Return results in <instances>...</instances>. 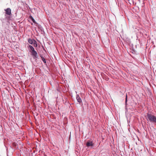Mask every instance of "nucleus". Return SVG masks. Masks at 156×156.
Returning a JSON list of instances; mask_svg holds the SVG:
<instances>
[{"mask_svg": "<svg viewBox=\"0 0 156 156\" xmlns=\"http://www.w3.org/2000/svg\"><path fill=\"white\" fill-rule=\"evenodd\" d=\"M147 120L151 123L155 124L156 123V116L151 113H147L146 117Z\"/></svg>", "mask_w": 156, "mask_h": 156, "instance_id": "obj_1", "label": "nucleus"}, {"mask_svg": "<svg viewBox=\"0 0 156 156\" xmlns=\"http://www.w3.org/2000/svg\"><path fill=\"white\" fill-rule=\"evenodd\" d=\"M29 47L31 50L30 51L31 53V55L32 56L33 58L34 59H36L37 58V52L34 50V48L32 46L29 45Z\"/></svg>", "mask_w": 156, "mask_h": 156, "instance_id": "obj_2", "label": "nucleus"}, {"mask_svg": "<svg viewBox=\"0 0 156 156\" xmlns=\"http://www.w3.org/2000/svg\"><path fill=\"white\" fill-rule=\"evenodd\" d=\"M2 24L6 22L9 23V21L11 20V18L9 16H7V15H5V17H2L0 19Z\"/></svg>", "mask_w": 156, "mask_h": 156, "instance_id": "obj_3", "label": "nucleus"}, {"mask_svg": "<svg viewBox=\"0 0 156 156\" xmlns=\"http://www.w3.org/2000/svg\"><path fill=\"white\" fill-rule=\"evenodd\" d=\"M4 11L5 12V15H7V16H9L11 18L12 14L11 13V10L10 8H7L6 9H4Z\"/></svg>", "mask_w": 156, "mask_h": 156, "instance_id": "obj_4", "label": "nucleus"}, {"mask_svg": "<svg viewBox=\"0 0 156 156\" xmlns=\"http://www.w3.org/2000/svg\"><path fill=\"white\" fill-rule=\"evenodd\" d=\"M86 145L87 147H92L93 146V142L92 141L88 140L86 143Z\"/></svg>", "mask_w": 156, "mask_h": 156, "instance_id": "obj_5", "label": "nucleus"}, {"mask_svg": "<svg viewBox=\"0 0 156 156\" xmlns=\"http://www.w3.org/2000/svg\"><path fill=\"white\" fill-rule=\"evenodd\" d=\"M76 98L78 102L80 103L82 102V100L78 94L76 95Z\"/></svg>", "mask_w": 156, "mask_h": 156, "instance_id": "obj_6", "label": "nucleus"}, {"mask_svg": "<svg viewBox=\"0 0 156 156\" xmlns=\"http://www.w3.org/2000/svg\"><path fill=\"white\" fill-rule=\"evenodd\" d=\"M34 39H32L30 38H29L28 40V42L30 44H33L34 41Z\"/></svg>", "mask_w": 156, "mask_h": 156, "instance_id": "obj_7", "label": "nucleus"}, {"mask_svg": "<svg viewBox=\"0 0 156 156\" xmlns=\"http://www.w3.org/2000/svg\"><path fill=\"white\" fill-rule=\"evenodd\" d=\"M34 41L33 44L34 46V47H37V44L36 41L35 40H34Z\"/></svg>", "mask_w": 156, "mask_h": 156, "instance_id": "obj_8", "label": "nucleus"}, {"mask_svg": "<svg viewBox=\"0 0 156 156\" xmlns=\"http://www.w3.org/2000/svg\"><path fill=\"white\" fill-rule=\"evenodd\" d=\"M40 57H41L42 60L45 63H46V62L45 59L44 58V57L42 56V55H40Z\"/></svg>", "mask_w": 156, "mask_h": 156, "instance_id": "obj_9", "label": "nucleus"}, {"mask_svg": "<svg viewBox=\"0 0 156 156\" xmlns=\"http://www.w3.org/2000/svg\"><path fill=\"white\" fill-rule=\"evenodd\" d=\"M12 145H13V146L14 147H15L16 148H17V147H18L17 146V144L16 143L14 142L13 143Z\"/></svg>", "mask_w": 156, "mask_h": 156, "instance_id": "obj_10", "label": "nucleus"}, {"mask_svg": "<svg viewBox=\"0 0 156 156\" xmlns=\"http://www.w3.org/2000/svg\"><path fill=\"white\" fill-rule=\"evenodd\" d=\"M127 95H126V101H125V103H126V104H127Z\"/></svg>", "mask_w": 156, "mask_h": 156, "instance_id": "obj_11", "label": "nucleus"}, {"mask_svg": "<svg viewBox=\"0 0 156 156\" xmlns=\"http://www.w3.org/2000/svg\"><path fill=\"white\" fill-rule=\"evenodd\" d=\"M32 20L33 21V22L34 23V20L33 18V19H32Z\"/></svg>", "mask_w": 156, "mask_h": 156, "instance_id": "obj_12", "label": "nucleus"}]
</instances>
